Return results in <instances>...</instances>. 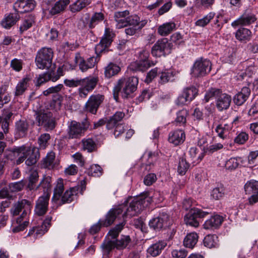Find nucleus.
Here are the masks:
<instances>
[{
	"mask_svg": "<svg viewBox=\"0 0 258 258\" xmlns=\"http://www.w3.org/2000/svg\"><path fill=\"white\" fill-rule=\"evenodd\" d=\"M211 61L207 59L200 58L196 60L191 69V75L195 78L206 76L211 70Z\"/></svg>",
	"mask_w": 258,
	"mask_h": 258,
	"instance_id": "6e6552de",
	"label": "nucleus"
},
{
	"mask_svg": "<svg viewBox=\"0 0 258 258\" xmlns=\"http://www.w3.org/2000/svg\"><path fill=\"white\" fill-rule=\"evenodd\" d=\"M90 123L87 119L81 123L75 120L72 121L68 127L69 138L70 139L80 138L84 135Z\"/></svg>",
	"mask_w": 258,
	"mask_h": 258,
	"instance_id": "1a4fd4ad",
	"label": "nucleus"
},
{
	"mask_svg": "<svg viewBox=\"0 0 258 258\" xmlns=\"http://www.w3.org/2000/svg\"><path fill=\"white\" fill-rule=\"evenodd\" d=\"M250 89L248 87H243L233 97L234 103L238 106H241L247 100L250 95Z\"/></svg>",
	"mask_w": 258,
	"mask_h": 258,
	"instance_id": "4be33fe9",
	"label": "nucleus"
},
{
	"mask_svg": "<svg viewBox=\"0 0 258 258\" xmlns=\"http://www.w3.org/2000/svg\"><path fill=\"white\" fill-rule=\"evenodd\" d=\"M50 139V136L48 134H42L38 138V143L39 148L41 149H44L48 146V142Z\"/></svg>",
	"mask_w": 258,
	"mask_h": 258,
	"instance_id": "69168bd1",
	"label": "nucleus"
},
{
	"mask_svg": "<svg viewBox=\"0 0 258 258\" xmlns=\"http://www.w3.org/2000/svg\"><path fill=\"white\" fill-rule=\"evenodd\" d=\"M187 115V110L183 109L179 110L176 113V117L175 120L176 123L179 125H184L186 123Z\"/></svg>",
	"mask_w": 258,
	"mask_h": 258,
	"instance_id": "603ef678",
	"label": "nucleus"
},
{
	"mask_svg": "<svg viewBox=\"0 0 258 258\" xmlns=\"http://www.w3.org/2000/svg\"><path fill=\"white\" fill-rule=\"evenodd\" d=\"M104 19V16L101 13H96L94 14L89 23V27L90 28H94L96 25H97L100 22L102 21Z\"/></svg>",
	"mask_w": 258,
	"mask_h": 258,
	"instance_id": "052dcab7",
	"label": "nucleus"
},
{
	"mask_svg": "<svg viewBox=\"0 0 258 258\" xmlns=\"http://www.w3.org/2000/svg\"><path fill=\"white\" fill-rule=\"evenodd\" d=\"M198 149L197 147H191L189 150V154L194 165L199 163L205 156L204 152H201L197 157Z\"/></svg>",
	"mask_w": 258,
	"mask_h": 258,
	"instance_id": "09e8293b",
	"label": "nucleus"
},
{
	"mask_svg": "<svg viewBox=\"0 0 258 258\" xmlns=\"http://www.w3.org/2000/svg\"><path fill=\"white\" fill-rule=\"evenodd\" d=\"M82 149L91 153L97 149V144L92 138L83 139L82 141Z\"/></svg>",
	"mask_w": 258,
	"mask_h": 258,
	"instance_id": "37998d69",
	"label": "nucleus"
},
{
	"mask_svg": "<svg viewBox=\"0 0 258 258\" xmlns=\"http://www.w3.org/2000/svg\"><path fill=\"white\" fill-rule=\"evenodd\" d=\"M149 56V50L143 49L139 53V60L131 65L132 69L136 71L144 72L152 66H153L154 63H151L148 59Z\"/></svg>",
	"mask_w": 258,
	"mask_h": 258,
	"instance_id": "9b49d317",
	"label": "nucleus"
},
{
	"mask_svg": "<svg viewBox=\"0 0 258 258\" xmlns=\"http://www.w3.org/2000/svg\"><path fill=\"white\" fill-rule=\"evenodd\" d=\"M104 99V96L103 95L92 94L85 104V107L86 110L92 114H96Z\"/></svg>",
	"mask_w": 258,
	"mask_h": 258,
	"instance_id": "dca6fc26",
	"label": "nucleus"
},
{
	"mask_svg": "<svg viewBox=\"0 0 258 258\" xmlns=\"http://www.w3.org/2000/svg\"><path fill=\"white\" fill-rule=\"evenodd\" d=\"M64 190V181L62 178H58L54 188L52 200L55 202L60 200Z\"/></svg>",
	"mask_w": 258,
	"mask_h": 258,
	"instance_id": "7c9ffc66",
	"label": "nucleus"
},
{
	"mask_svg": "<svg viewBox=\"0 0 258 258\" xmlns=\"http://www.w3.org/2000/svg\"><path fill=\"white\" fill-rule=\"evenodd\" d=\"M38 173L36 171L31 172L29 177V183L28 184V188L30 190L36 189L35 183L38 181Z\"/></svg>",
	"mask_w": 258,
	"mask_h": 258,
	"instance_id": "13d9d810",
	"label": "nucleus"
},
{
	"mask_svg": "<svg viewBox=\"0 0 258 258\" xmlns=\"http://www.w3.org/2000/svg\"><path fill=\"white\" fill-rule=\"evenodd\" d=\"M169 219L168 215L162 214L151 219L149 223V225L151 228L154 230H159L169 225Z\"/></svg>",
	"mask_w": 258,
	"mask_h": 258,
	"instance_id": "6ab92c4d",
	"label": "nucleus"
},
{
	"mask_svg": "<svg viewBox=\"0 0 258 258\" xmlns=\"http://www.w3.org/2000/svg\"><path fill=\"white\" fill-rule=\"evenodd\" d=\"M198 236L195 232L188 234L184 239L183 244L186 247L192 248L198 242Z\"/></svg>",
	"mask_w": 258,
	"mask_h": 258,
	"instance_id": "a19ab883",
	"label": "nucleus"
},
{
	"mask_svg": "<svg viewBox=\"0 0 258 258\" xmlns=\"http://www.w3.org/2000/svg\"><path fill=\"white\" fill-rule=\"evenodd\" d=\"M104 253L108 254L114 248H116L115 241L105 240L101 246Z\"/></svg>",
	"mask_w": 258,
	"mask_h": 258,
	"instance_id": "bf43d9fd",
	"label": "nucleus"
},
{
	"mask_svg": "<svg viewBox=\"0 0 258 258\" xmlns=\"http://www.w3.org/2000/svg\"><path fill=\"white\" fill-rule=\"evenodd\" d=\"M124 225L125 223L124 222L116 225L114 228L111 229L109 231L108 235L110 236L112 239L116 238L119 235L120 232L123 229Z\"/></svg>",
	"mask_w": 258,
	"mask_h": 258,
	"instance_id": "4d7b16f0",
	"label": "nucleus"
},
{
	"mask_svg": "<svg viewBox=\"0 0 258 258\" xmlns=\"http://www.w3.org/2000/svg\"><path fill=\"white\" fill-rule=\"evenodd\" d=\"M235 36L241 42L246 43L250 40L251 32L247 28L241 27L236 31Z\"/></svg>",
	"mask_w": 258,
	"mask_h": 258,
	"instance_id": "c85d7f7f",
	"label": "nucleus"
},
{
	"mask_svg": "<svg viewBox=\"0 0 258 258\" xmlns=\"http://www.w3.org/2000/svg\"><path fill=\"white\" fill-rule=\"evenodd\" d=\"M98 82V77L90 76L83 79H65L63 82L66 86L70 88L80 86L78 90L79 96L81 98H86L88 94L95 89Z\"/></svg>",
	"mask_w": 258,
	"mask_h": 258,
	"instance_id": "f03ea898",
	"label": "nucleus"
},
{
	"mask_svg": "<svg viewBox=\"0 0 258 258\" xmlns=\"http://www.w3.org/2000/svg\"><path fill=\"white\" fill-rule=\"evenodd\" d=\"M35 7V2L34 0H17L14 4V9L17 13L31 11Z\"/></svg>",
	"mask_w": 258,
	"mask_h": 258,
	"instance_id": "a211bd4d",
	"label": "nucleus"
},
{
	"mask_svg": "<svg viewBox=\"0 0 258 258\" xmlns=\"http://www.w3.org/2000/svg\"><path fill=\"white\" fill-rule=\"evenodd\" d=\"M223 221L222 217L218 215H215L206 220L203 226L205 229H216L221 225Z\"/></svg>",
	"mask_w": 258,
	"mask_h": 258,
	"instance_id": "a878e982",
	"label": "nucleus"
},
{
	"mask_svg": "<svg viewBox=\"0 0 258 258\" xmlns=\"http://www.w3.org/2000/svg\"><path fill=\"white\" fill-rule=\"evenodd\" d=\"M75 59L76 63L79 65L80 70L83 72L93 68L98 61V58L95 57H91L85 60L79 53L76 54Z\"/></svg>",
	"mask_w": 258,
	"mask_h": 258,
	"instance_id": "f3484780",
	"label": "nucleus"
},
{
	"mask_svg": "<svg viewBox=\"0 0 258 258\" xmlns=\"http://www.w3.org/2000/svg\"><path fill=\"white\" fill-rule=\"evenodd\" d=\"M34 17L32 15H28L26 17L20 27V31L21 33L31 28L34 23Z\"/></svg>",
	"mask_w": 258,
	"mask_h": 258,
	"instance_id": "8fccbe9b",
	"label": "nucleus"
},
{
	"mask_svg": "<svg viewBox=\"0 0 258 258\" xmlns=\"http://www.w3.org/2000/svg\"><path fill=\"white\" fill-rule=\"evenodd\" d=\"M125 116L124 112L122 111H116L108 121L106 128L108 130H111L116 125L120 124L119 122Z\"/></svg>",
	"mask_w": 258,
	"mask_h": 258,
	"instance_id": "c756f323",
	"label": "nucleus"
},
{
	"mask_svg": "<svg viewBox=\"0 0 258 258\" xmlns=\"http://www.w3.org/2000/svg\"><path fill=\"white\" fill-rule=\"evenodd\" d=\"M30 79L28 78H24L20 80L16 86L15 95L19 96L22 95L25 92L28 87V83Z\"/></svg>",
	"mask_w": 258,
	"mask_h": 258,
	"instance_id": "c9c22d12",
	"label": "nucleus"
},
{
	"mask_svg": "<svg viewBox=\"0 0 258 258\" xmlns=\"http://www.w3.org/2000/svg\"><path fill=\"white\" fill-rule=\"evenodd\" d=\"M12 152L17 153L19 156L16 161L17 164H21L26 160V164L27 166H32L37 162L40 157L39 149L35 147L23 145L14 148Z\"/></svg>",
	"mask_w": 258,
	"mask_h": 258,
	"instance_id": "7ed1b4c3",
	"label": "nucleus"
},
{
	"mask_svg": "<svg viewBox=\"0 0 258 258\" xmlns=\"http://www.w3.org/2000/svg\"><path fill=\"white\" fill-rule=\"evenodd\" d=\"M53 51L48 47H43L38 51L35 57V63L38 68L48 69L51 66Z\"/></svg>",
	"mask_w": 258,
	"mask_h": 258,
	"instance_id": "423d86ee",
	"label": "nucleus"
},
{
	"mask_svg": "<svg viewBox=\"0 0 258 258\" xmlns=\"http://www.w3.org/2000/svg\"><path fill=\"white\" fill-rule=\"evenodd\" d=\"M215 13L210 12L204 18L198 20L196 22V25L200 27H204L206 26L212 19H213Z\"/></svg>",
	"mask_w": 258,
	"mask_h": 258,
	"instance_id": "680f3d73",
	"label": "nucleus"
},
{
	"mask_svg": "<svg viewBox=\"0 0 258 258\" xmlns=\"http://www.w3.org/2000/svg\"><path fill=\"white\" fill-rule=\"evenodd\" d=\"M113 35L112 30L108 27H106L102 39L95 47V52L97 54L102 53L110 46L112 42Z\"/></svg>",
	"mask_w": 258,
	"mask_h": 258,
	"instance_id": "2eb2a0df",
	"label": "nucleus"
},
{
	"mask_svg": "<svg viewBox=\"0 0 258 258\" xmlns=\"http://www.w3.org/2000/svg\"><path fill=\"white\" fill-rule=\"evenodd\" d=\"M120 71V68L118 65L110 62L105 68L104 75L106 78H110L117 75Z\"/></svg>",
	"mask_w": 258,
	"mask_h": 258,
	"instance_id": "c03bdc74",
	"label": "nucleus"
},
{
	"mask_svg": "<svg viewBox=\"0 0 258 258\" xmlns=\"http://www.w3.org/2000/svg\"><path fill=\"white\" fill-rule=\"evenodd\" d=\"M62 100L63 97L59 94H53L52 96V99L50 105L51 109H54L56 111L59 109L61 105Z\"/></svg>",
	"mask_w": 258,
	"mask_h": 258,
	"instance_id": "5fc2aeb1",
	"label": "nucleus"
},
{
	"mask_svg": "<svg viewBox=\"0 0 258 258\" xmlns=\"http://www.w3.org/2000/svg\"><path fill=\"white\" fill-rule=\"evenodd\" d=\"M32 206L30 202L23 199L15 203L10 210V213L13 216H18L21 212L22 214L17 218V221L19 222L22 218H28L31 211Z\"/></svg>",
	"mask_w": 258,
	"mask_h": 258,
	"instance_id": "0eeeda50",
	"label": "nucleus"
},
{
	"mask_svg": "<svg viewBox=\"0 0 258 258\" xmlns=\"http://www.w3.org/2000/svg\"><path fill=\"white\" fill-rule=\"evenodd\" d=\"M151 199L147 194L134 198L127 205L122 204L110 209L104 220H100L98 224L93 225L90 229L91 234H95L100 229V226L108 227L113 223L116 218L120 217L123 219L138 215L150 203Z\"/></svg>",
	"mask_w": 258,
	"mask_h": 258,
	"instance_id": "f257e3e1",
	"label": "nucleus"
},
{
	"mask_svg": "<svg viewBox=\"0 0 258 258\" xmlns=\"http://www.w3.org/2000/svg\"><path fill=\"white\" fill-rule=\"evenodd\" d=\"M63 88V85L61 84H59L56 86L48 88L47 90L43 91V94L44 96H48L50 94H58V92H59Z\"/></svg>",
	"mask_w": 258,
	"mask_h": 258,
	"instance_id": "338daca9",
	"label": "nucleus"
},
{
	"mask_svg": "<svg viewBox=\"0 0 258 258\" xmlns=\"http://www.w3.org/2000/svg\"><path fill=\"white\" fill-rule=\"evenodd\" d=\"M225 194V189L223 184H218L211 191V198L214 200H219L223 198Z\"/></svg>",
	"mask_w": 258,
	"mask_h": 258,
	"instance_id": "e433bc0d",
	"label": "nucleus"
},
{
	"mask_svg": "<svg viewBox=\"0 0 258 258\" xmlns=\"http://www.w3.org/2000/svg\"><path fill=\"white\" fill-rule=\"evenodd\" d=\"M49 197L41 196L36 202L35 213L38 216H42L45 214L48 209Z\"/></svg>",
	"mask_w": 258,
	"mask_h": 258,
	"instance_id": "412c9836",
	"label": "nucleus"
},
{
	"mask_svg": "<svg viewBox=\"0 0 258 258\" xmlns=\"http://www.w3.org/2000/svg\"><path fill=\"white\" fill-rule=\"evenodd\" d=\"M76 194L77 190L74 187H71L69 189L66 190L60 198V200L61 203L64 204L71 202L73 200L74 196Z\"/></svg>",
	"mask_w": 258,
	"mask_h": 258,
	"instance_id": "a18cd8bd",
	"label": "nucleus"
},
{
	"mask_svg": "<svg viewBox=\"0 0 258 258\" xmlns=\"http://www.w3.org/2000/svg\"><path fill=\"white\" fill-rule=\"evenodd\" d=\"M209 214V212L204 211L200 209L194 208L184 216V222L187 225L198 227L199 226L200 220Z\"/></svg>",
	"mask_w": 258,
	"mask_h": 258,
	"instance_id": "9d476101",
	"label": "nucleus"
},
{
	"mask_svg": "<svg viewBox=\"0 0 258 258\" xmlns=\"http://www.w3.org/2000/svg\"><path fill=\"white\" fill-rule=\"evenodd\" d=\"M188 100L191 101L195 98L198 93V90L194 86L187 87L184 89L183 92Z\"/></svg>",
	"mask_w": 258,
	"mask_h": 258,
	"instance_id": "0e129e2a",
	"label": "nucleus"
},
{
	"mask_svg": "<svg viewBox=\"0 0 258 258\" xmlns=\"http://www.w3.org/2000/svg\"><path fill=\"white\" fill-rule=\"evenodd\" d=\"M185 139L184 132L181 130H177L171 132L168 136V141L175 146L183 143Z\"/></svg>",
	"mask_w": 258,
	"mask_h": 258,
	"instance_id": "5701e85b",
	"label": "nucleus"
},
{
	"mask_svg": "<svg viewBox=\"0 0 258 258\" xmlns=\"http://www.w3.org/2000/svg\"><path fill=\"white\" fill-rule=\"evenodd\" d=\"M246 194L251 195L248 198V204L252 205L258 202V181L250 180L246 182L244 186Z\"/></svg>",
	"mask_w": 258,
	"mask_h": 258,
	"instance_id": "4468645a",
	"label": "nucleus"
},
{
	"mask_svg": "<svg viewBox=\"0 0 258 258\" xmlns=\"http://www.w3.org/2000/svg\"><path fill=\"white\" fill-rule=\"evenodd\" d=\"M102 169L97 164L92 165L88 169V174L94 177H99L102 174Z\"/></svg>",
	"mask_w": 258,
	"mask_h": 258,
	"instance_id": "e2e57ef3",
	"label": "nucleus"
},
{
	"mask_svg": "<svg viewBox=\"0 0 258 258\" xmlns=\"http://www.w3.org/2000/svg\"><path fill=\"white\" fill-rule=\"evenodd\" d=\"M189 167V164L183 158H181L179 160L177 166V172L181 175H184Z\"/></svg>",
	"mask_w": 258,
	"mask_h": 258,
	"instance_id": "6e6d98bb",
	"label": "nucleus"
},
{
	"mask_svg": "<svg viewBox=\"0 0 258 258\" xmlns=\"http://www.w3.org/2000/svg\"><path fill=\"white\" fill-rule=\"evenodd\" d=\"M23 61L22 59L18 58L13 59L10 63V67L16 72H20L22 70Z\"/></svg>",
	"mask_w": 258,
	"mask_h": 258,
	"instance_id": "774afa93",
	"label": "nucleus"
},
{
	"mask_svg": "<svg viewBox=\"0 0 258 258\" xmlns=\"http://www.w3.org/2000/svg\"><path fill=\"white\" fill-rule=\"evenodd\" d=\"M232 126L231 124H219L216 127L215 131L217 133L218 137L224 140L226 139L228 137L229 132Z\"/></svg>",
	"mask_w": 258,
	"mask_h": 258,
	"instance_id": "4c0bfd02",
	"label": "nucleus"
},
{
	"mask_svg": "<svg viewBox=\"0 0 258 258\" xmlns=\"http://www.w3.org/2000/svg\"><path fill=\"white\" fill-rule=\"evenodd\" d=\"M52 179L49 176H44L39 184L36 186V189L42 190L43 192L42 196H47L50 197L51 189Z\"/></svg>",
	"mask_w": 258,
	"mask_h": 258,
	"instance_id": "b1692460",
	"label": "nucleus"
},
{
	"mask_svg": "<svg viewBox=\"0 0 258 258\" xmlns=\"http://www.w3.org/2000/svg\"><path fill=\"white\" fill-rule=\"evenodd\" d=\"M218 237L215 234L208 235L204 239V245L208 248H211L216 247L218 246Z\"/></svg>",
	"mask_w": 258,
	"mask_h": 258,
	"instance_id": "49530a36",
	"label": "nucleus"
},
{
	"mask_svg": "<svg viewBox=\"0 0 258 258\" xmlns=\"http://www.w3.org/2000/svg\"><path fill=\"white\" fill-rule=\"evenodd\" d=\"M213 97L216 98V105L218 110L221 111L229 107L231 102L230 95L222 93L220 89L211 88L205 94L204 100L208 102Z\"/></svg>",
	"mask_w": 258,
	"mask_h": 258,
	"instance_id": "39448f33",
	"label": "nucleus"
},
{
	"mask_svg": "<svg viewBox=\"0 0 258 258\" xmlns=\"http://www.w3.org/2000/svg\"><path fill=\"white\" fill-rule=\"evenodd\" d=\"M130 13L128 11L116 12L114 13V17L116 22V28L120 29L127 26V18Z\"/></svg>",
	"mask_w": 258,
	"mask_h": 258,
	"instance_id": "393cba45",
	"label": "nucleus"
},
{
	"mask_svg": "<svg viewBox=\"0 0 258 258\" xmlns=\"http://www.w3.org/2000/svg\"><path fill=\"white\" fill-rule=\"evenodd\" d=\"M36 115V120L39 126H43L46 130H52L54 127V121L51 112L47 110L38 112Z\"/></svg>",
	"mask_w": 258,
	"mask_h": 258,
	"instance_id": "ddd939ff",
	"label": "nucleus"
},
{
	"mask_svg": "<svg viewBox=\"0 0 258 258\" xmlns=\"http://www.w3.org/2000/svg\"><path fill=\"white\" fill-rule=\"evenodd\" d=\"M116 248L122 250L127 247L131 243V239L128 235H121L119 239L116 240Z\"/></svg>",
	"mask_w": 258,
	"mask_h": 258,
	"instance_id": "de8ad7c7",
	"label": "nucleus"
},
{
	"mask_svg": "<svg viewBox=\"0 0 258 258\" xmlns=\"http://www.w3.org/2000/svg\"><path fill=\"white\" fill-rule=\"evenodd\" d=\"M166 245V242L163 240H159L158 242L151 245L148 248L147 253L152 256H156L161 252Z\"/></svg>",
	"mask_w": 258,
	"mask_h": 258,
	"instance_id": "cd10ccee",
	"label": "nucleus"
},
{
	"mask_svg": "<svg viewBox=\"0 0 258 258\" xmlns=\"http://www.w3.org/2000/svg\"><path fill=\"white\" fill-rule=\"evenodd\" d=\"M19 19L20 16L18 13H10L3 19L1 25L5 28L9 29L15 25Z\"/></svg>",
	"mask_w": 258,
	"mask_h": 258,
	"instance_id": "bb28decb",
	"label": "nucleus"
},
{
	"mask_svg": "<svg viewBox=\"0 0 258 258\" xmlns=\"http://www.w3.org/2000/svg\"><path fill=\"white\" fill-rule=\"evenodd\" d=\"M174 73L173 72L165 70L158 74V83L160 85H164L169 82L174 80Z\"/></svg>",
	"mask_w": 258,
	"mask_h": 258,
	"instance_id": "f704fd0d",
	"label": "nucleus"
},
{
	"mask_svg": "<svg viewBox=\"0 0 258 258\" xmlns=\"http://www.w3.org/2000/svg\"><path fill=\"white\" fill-rule=\"evenodd\" d=\"M55 159V154L53 152H50L47 154V156L43 160L42 165L44 168L52 169L54 166V161Z\"/></svg>",
	"mask_w": 258,
	"mask_h": 258,
	"instance_id": "3c124183",
	"label": "nucleus"
},
{
	"mask_svg": "<svg viewBox=\"0 0 258 258\" xmlns=\"http://www.w3.org/2000/svg\"><path fill=\"white\" fill-rule=\"evenodd\" d=\"M171 44L167 38H162L158 40L151 49L152 54L155 57L165 56L170 53Z\"/></svg>",
	"mask_w": 258,
	"mask_h": 258,
	"instance_id": "f8f14e48",
	"label": "nucleus"
},
{
	"mask_svg": "<svg viewBox=\"0 0 258 258\" xmlns=\"http://www.w3.org/2000/svg\"><path fill=\"white\" fill-rule=\"evenodd\" d=\"M70 0H59L55 3L51 8L50 13L51 15H56L63 11L69 4Z\"/></svg>",
	"mask_w": 258,
	"mask_h": 258,
	"instance_id": "ea45409f",
	"label": "nucleus"
},
{
	"mask_svg": "<svg viewBox=\"0 0 258 258\" xmlns=\"http://www.w3.org/2000/svg\"><path fill=\"white\" fill-rule=\"evenodd\" d=\"M16 223L17 224L16 226H14L12 228L13 233H17L20 231H23L28 226L29 223L28 218H22L20 222L17 221V218L16 220Z\"/></svg>",
	"mask_w": 258,
	"mask_h": 258,
	"instance_id": "864d4df0",
	"label": "nucleus"
},
{
	"mask_svg": "<svg viewBox=\"0 0 258 258\" xmlns=\"http://www.w3.org/2000/svg\"><path fill=\"white\" fill-rule=\"evenodd\" d=\"M245 161L240 157L230 158L225 163L226 169L230 170H234L239 166L244 165Z\"/></svg>",
	"mask_w": 258,
	"mask_h": 258,
	"instance_id": "2f4dec72",
	"label": "nucleus"
},
{
	"mask_svg": "<svg viewBox=\"0 0 258 258\" xmlns=\"http://www.w3.org/2000/svg\"><path fill=\"white\" fill-rule=\"evenodd\" d=\"M147 20H144L140 21V18L137 15L128 16L127 18V25L137 27L138 29H142L147 24Z\"/></svg>",
	"mask_w": 258,
	"mask_h": 258,
	"instance_id": "473e14b6",
	"label": "nucleus"
},
{
	"mask_svg": "<svg viewBox=\"0 0 258 258\" xmlns=\"http://www.w3.org/2000/svg\"><path fill=\"white\" fill-rule=\"evenodd\" d=\"M91 0H77L70 6V9L72 12L76 13L89 5Z\"/></svg>",
	"mask_w": 258,
	"mask_h": 258,
	"instance_id": "79ce46f5",
	"label": "nucleus"
},
{
	"mask_svg": "<svg viewBox=\"0 0 258 258\" xmlns=\"http://www.w3.org/2000/svg\"><path fill=\"white\" fill-rule=\"evenodd\" d=\"M138 84V79L136 77L119 79L113 88L114 99L117 100L119 92L123 98L129 97L136 90Z\"/></svg>",
	"mask_w": 258,
	"mask_h": 258,
	"instance_id": "20e7f679",
	"label": "nucleus"
},
{
	"mask_svg": "<svg viewBox=\"0 0 258 258\" xmlns=\"http://www.w3.org/2000/svg\"><path fill=\"white\" fill-rule=\"evenodd\" d=\"M16 131L20 137H24L27 133L29 124L26 120H20L16 122Z\"/></svg>",
	"mask_w": 258,
	"mask_h": 258,
	"instance_id": "58836bf2",
	"label": "nucleus"
},
{
	"mask_svg": "<svg viewBox=\"0 0 258 258\" xmlns=\"http://www.w3.org/2000/svg\"><path fill=\"white\" fill-rule=\"evenodd\" d=\"M255 16L251 13L245 12L240 17L231 23L233 27L238 26H248L256 21Z\"/></svg>",
	"mask_w": 258,
	"mask_h": 258,
	"instance_id": "aec40b11",
	"label": "nucleus"
},
{
	"mask_svg": "<svg viewBox=\"0 0 258 258\" xmlns=\"http://www.w3.org/2000/svg\"><path fill=\"white\" fill-rule=\"evenodd\" d=\"M174 22H168L160 25L158 28V33L161 36H166L175 29Z\"/></svg>",
	"mask_w": 258,
	"mask_h": 258,
	"instance_id": "72a5a7b5",
	"label": "nucleus"
}]
</instances>
